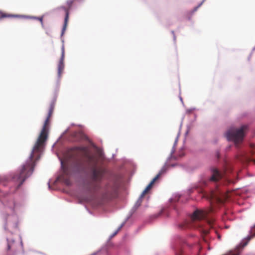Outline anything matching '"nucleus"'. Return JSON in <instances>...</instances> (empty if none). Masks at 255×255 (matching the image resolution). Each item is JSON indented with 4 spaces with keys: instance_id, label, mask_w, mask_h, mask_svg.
Segmentation results:
<instances>
[{
    "instance_id": "nucleus-12",
    "label": "nucleus",
    "mask_w": 255,
    "mask_h": 255,
    "mask_svg": "<svg viewBox=\"0 0 255 255\" xmlns=\"http://www.w3.org/2000/svg\"><path fill=\"white\" fill-rule=\"evenodd\" d=\"M223 175L219 172V171L215 168L212 169V176L210 178V180L213 181H217L222 178Z\"/></svg>"
},
{
    "instance_id": "nucleus-6",
    "label": "nucleus",
    "mask_w": 255,
    "mask_h": 255,
    "mask_svg": "<svg viewBox=\"0 0 255 255\" xmlns=\"http://www.w3.org/2000/svg\"><path fill=\"white\" fill-rule=\"evenodd\" d=\"M7 255H17L22 250V243L21 241L16 242L12 238L7 239Z\"/></svg>"
},
{
    "instance_id": "nucleus-8",
    "label": "nucleus",
    "mask_w": 255,
    "mask_h": 255,
    "mask_svg": "<svg viewBox=\"0 0 255 255\" xmlns=\"http://www.w3.org/2000/svg\"><path fill=\"white\" fill-rule=\"evenodd\" d=\"M213 212V209L210 208L207 210H196L194 212L191 217V220L192 222L200 221L205 219L208 217L209 213Z\"/></svg>"
},
{
    "instance_id": "nucleus-5",
    "label": "nucleus",
    "mask_w": 255,
    "mask_h": 255,
    "mask_svg": "<svg viewBox=\"0 0 255 255\" xmlns=\"http://www.w3.org/2000/svg\"><path fill=\"white\" fill-rule=\"evenodd\" d=\"M248 128L247 125L242 126L240 128H232L229 129L225 135L228 140L233 141L236 146L241 143L245 136V131Z\"/></svg>"
},
{
    "instance_id": "nucleus-4",
    "label": "nucleus",
    "mask_w": 255,
    "mask_h": 255,
    "mask_svg": "<svg viewBox=\"0 0 255 255\" xmlns=\"http://www.w3.org/2000/svg\"><path fill=\"white\" fill-rule=\"evenodd\" d=\"M37 160H35V158H30V156L28 160L22 166L18 173L13 176L12 180L16 183V188L14 191H15L23 184L25 179L32 173L35 161Z\"/></svg>"
},
{
    "instance_id": "nucleus-11",
    "label": "nucleus",
    "mask_w": 255,
    "mask_h": 255,
    "mask_svg": "<svg viewBox=\"0 0 255 255\" xmlns=\"http://www.w3.org/2000/svg\"><path fill=\"white\" fill-rule=\"evenodd\" d=\"M65 57L64 46L63 45L61 48V56L58 65V75L61 77L64 68V59Z\"/></svg>"
},
{
    "instance_id": "nucleus-21",
    "label": "nucleus",
    "mask_w": 255,
    "mask_h": 255,
    "mask_svg": "<svg viewBox=\"0 0 255 255\" xmlns=\"http://www.w3.org/2000/svg\"><path fill=\"white\" fill-rule=\"evenodd\" d=\"M201 228H202V232H203V234H204L205 235H207L209 233V229L208 228L204 229V228H203L202 227H201Z\"/></svg>"
},
{
    "instance_id": "nucleus-16",
    "label": "nucleus",
    "mask_w": 255,
    "mask_h": 255,
    "mask_svg": "<svg viewBox=\"0 0 255 255\" xmlns=\"http://www.w3.org/2000/svg\"><path fill=\"white\" fill-rule=\"evenodd\" d=\"M143 197L144 196H142V194H141L135 203L136 206H137L138 207L139 206H140V205L142 202V199H143Z\"/></svg>"
},
{
    "instance_id": "nucleus-20",
    "label": "nucleus",
    "mask_w": 255,
    "mask_h": 255,
    "mask_svg": "<svg viewBox=\"0 0 255 255\" xmlns=\"http://www.w3.org/2000/svg\"><path fill=\"white\" fill-rule=\"evenodd\" d=\"M53 107L51 106L49 110V112H48V115H47V117H48V118H51V116H52V113H53Z\"/></svg>"
},
{
    "instance_id": "nucleus-13",
    "label": "nucleus",
    "mask_w": 255,
    "mask_h": 255,
    "mask_svg": "<svg viewBox=\"0 0 255 255\" xmlns=\"http://www.w3.org/2000/svg\"><path fill=\"white\" fill-rule=\"evenodd\" d=\"M75 166L76 170L77 171L83 170L85 168L83 160L81 158H78L76 159L75 163Z\"/></svg>"
},
{
    "instance_id": "nucleus-15",
    "label": "nucleus",
    "mask_w": 255,
    "mask_h": 255,
    "mask_svg": "<svg viewBox=\"0 0 255 255\" xmlns=\"http://www.w3.org/2000/svg\"><path fill=\"white\" fill-rule=\"evenodd\" d=\"M255 237V225L251 228L250 231V235L248 237L249 240Z\"/></svg>"
},
{
    "instance_id": "nucleus-19",
    "label": "nucleus",
    "mask_w": 255,
    "mask_h": 255,
    "mask_svg": "<svg viewBox=\"0 0 255 255\" xmlns=\"http://www.w3.org/2000/svg\"><path fill=\"white\" fill-rule=\"evenodd\" d=\"M62 167L63 170V173L64 174L68 175H69L68 170V168L66 167H64L63 165V163H62Z\"/></svg>"
},
{
    "instance_id": "nucleus-9",
    "label": "nucleus",
    "mask_w": 255,
    "mask_h": 255,
    "mask_svg": "<svg viewBox=\"0 0 255 255\" xmlns=\"http://www.w3.org/2000/svg\"><path fill=\"white\" fill-rule=\"evenodd\" d=\"M75 0H67L66 2L67 6H61L58 7V9H62L65 11V17L64 19V22L63 26V28L61 32V36L64 33L66 30L68 24V21L69 19V11L70 9L72 4Z\"/></svg>"
},
{
    "instance_id": "nucleus-18",
    "label": "nucleus",
    "mask_w": 255,
    "mask_h": 255,
    "mask_svg": "<svg viewBox=\"0 0 255 255\" xmlns=\"http://www.w3.org/2000/svg\"><path fill=\"white\" fill-rule=\"evenodd\" d=\"M215 222V220L212 219L211 220H207L206 222L207 223L208 226L210 228L213 227L214 222Z\"/></svg>"
},
{
    "instance_id": "nucleus-10",
    "label": "nucleus",
    "mask_w": 255,
    "mask_h": 255,
    "mask_svg": "<svg viewBox=\"0 0 255 255\" xmlns=\"http://www.w3.org/2000/svg\"><path fill=\"white\" fill-rule=\"evenodd\" d=\"M166 169L165 167H163L159 172V173L157 174V175L151 180L150 183L147 185L146 188L142 192V196H144L147 193V192L149 191V190L152 188V186L156 182L157 180H158L159 177L166 172Z\"/></svg>"
},
{
    "instance_id": "nucleus-24",
    "label": "nucleus",
    "mask_w": 255,
    "mask_h": 255,
    "mask_svg": "<svg viewBox=\"0 0 255 255\" xmlns=\"http://www.w3.org/2000/svg\"><path fill=\"white\" fill-rule=\"evenodd\" d=\"M182 255V251H181V253L180 254H178V253H177L176 254V255Z\"/></svg>"
},
{
    "instance_id": "nucleus-14",
    "label": "nucleus",
    "mask_w": 255,
    "mask_h": 255,
    "mask_svg": "<svg viewBox=\"0 0 255 255\" xmlns=\"http://www.w3.org/2000/svg\"><path fill=\"white\" fill-rule=\"evenodd\" d=\"M18 15L11 14L0 11V19L4 18L18 17Z\"/></svg>"
},
{
    "instance_id": "nucleus-1",
    "label": "nucleus",
    "mask_w": 255,
    "mask_h": 255,
    "mask_svg": "<svg viewBox=\"0 0 255 255\" xmlns=\"http://www.w3.org/2000/svg\"><path fill=\"white\" fill-rule=\"evenodd\" d=\"M71 150L72 157L82 154L85 158L87 165L92 167L88 179L84 183V188L89 194L93 195L97 194L101 189V182L104 175V170L96 167L97 160L94 156L88 152L86 147L75 146Z\"/></svg>"
},
{
    "instance_id": "nucleus-23",
    "label": "nucleus",
    "mask_w": 255,
    "mask_h": 255,
    "mask_svg": "<svg viewBox=\"0 0 255 255\" xmlns=\"http://www.w3.org/2000/svg\"><path fill=\"white\" fill-rule=\"evenodd\" d=\"M228 255H239V253L237 252L234 253L233 252H231L228 254Z\"/></svg>"
},
{
    "instance_id": "nucleus-2",
    "label": "nucleus",
    "mask_w": 255,
    "mask_h": 255,
    "mask_svg": "<svg viewBox=\"0 0 255 255\" xmlns=\"http://www.w3.org/2000/svg\"><path fill=\"white\" fill-rule=\"evenodd\" d=\"M50 118H46L42 130L30 155V158H35V160H38L39 159L41 152H42L45 146V143L47 139L50 125Z\"/></svg>"
},
{
    "instance_id": "nucleus-3",
    "label": "nucleus",
    "mask_w": 255,
    "mask_h": 255,
    "mask_svg": "<svg viewBox=\"0 0 255 255\" xmlns=\"http://www.w3.org/2000/svg\"><path fill=\"white\" fill-rule=\"evenodd\" d=\"M37 160H35V158H30V156L28 160L22 166L18 173L13 176L12 180L16 183V188L14 191H15L23 184L25 179L32 173L35 161Z\"/></svg>"
},
{
    "instance_id": "nucleus-17",
    "label": "nucleus",
    "mask_w": 255,
    "mask_h": 255,
    "mask_svg": "<svg viewBox=\"0 0 255 255\" xmlns=\"http://www.w3.org/2000/svg\"><path fill=\"white\" fill-rule=\"evenodd\" d=\"M30 18H31V19H37L38 20L41 24V25L43 26V16H41V17H34V16H29V17Z\"/></svg>"
},
{
    "instance_id": "nucleus-22",
    "label": "nucleus",
    "mask_w": 255,
    "mask_h": 255,
    "mask_svg": "<svg viewBox=\"0 0 255 255\" xmlns=\"http://www.w3.org/2000/svg\"><path fill=\"white\" fill-rule=\"evenodd\" d=\"M122 227V226H121L120 228H119V229L113 234L112 237H114L115 236H116L118 234V233L119 232V231L121 230Z\"/></svg>"
},
{
    "instance_id": "nucleus-7",
    "label": "nucleus",
    "mask_w": 255,
    "mask_h": 255,
    "mask_svg": "<svg viewBox=\"0 0 255 255\" xmlns=\"http://www.w3.org/2000/svg\"><path fill=\"white\" fill-rule=\"evenodd\" d=\"M117 189L118 187L116 184H108L101 192V195L103 199H111L116 196Z\"/></svg>"
}]
</instances>
